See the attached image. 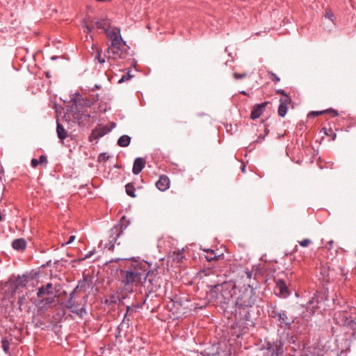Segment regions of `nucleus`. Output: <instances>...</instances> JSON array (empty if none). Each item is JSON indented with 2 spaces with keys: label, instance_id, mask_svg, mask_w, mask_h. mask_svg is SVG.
I'll return each instance as SVG.
<instances>
[{
  "label": "nucleus",
  "instance_id": "f257e3e1",
  "mask_svg": "<svg viewBox=\"0 0 356 356\" xmlns=\"http://www.w3.org/2000/svg\"><path fill=\"white\" fill-rule=\"evenodd\" d=\"M147 266V263L133 259L128 262L127 270H121L122 282L127 290L132 291L134 286L147 282V277H150Z\"/></svg>",
  "mask_w": 356,
  "mask_h": 356
},
{
  "label": "nucleus",
  "instance_id": "f03ea898",
  "mask_svg": "<svg viewBox=\"0 0 356 356\" xmlns=\"http://www.w3.org/2000/svg\"><path fill=\"white\" fill-rule=\"evenodd\" d=\"M236 286L230 282H223L213 286L210 291L212 297H215L216 302L221 305H227L235 293Z\"/></svg>",
  "mask_w": 356,
  "mask_h": 356
},
{
  "label": "nucleus",
  "instance_id": "7ed1b4c3",
  "mask_svg": "<svg viewBox=\"0 0 356 356\" xmlns=\"http://www.w3.org/2000/svg\"><path fill=\"white\" fill-rule=\"evenodd\" d=\"M256 289L251 285H244L240 290L236 300V306L238 308L252 307L257 300Z\"/></svg>",
  "mask_w": 356,
  "mask_h": 356
},
{
  "label": "nucleus",
  "instance_id": "20e7f679",
  "mask_svg": "<svg viewBox=\"0 0 356 356\" xmlns=\"http://www.w3.org/2000/svg\"><path fill=\"white\" fill-rule=\"evenodd\" d=\"M129 225V220L123 216L120 221L111 229L109 232V243L106 245L108 250H113L115 243H117L118 239L123 234L124 230Z\"/></svg>",
  "mask_w": 356,
  "mask_h": 356
},
{
  "label": "nucleus",
  "instance_id": "39448f33",
  "mask_svg": "<svg viewBox=\"0 0 356 356\" xmlns=\"http://www.w3.org/2000/svg\"><path fill=\"white\" fill-rule=\"evenodd\" d=\"M104 33L111 42V45L108 48V54H112L114 56V55L118 53V50L122 42V38L120 35V30L117 27L110 26L105 30Z\"/></svg>",
  "mask_w": 356,
  "mask_h": 356
},
{
  "label": "nucleus",
  "instance_id": "423d86ee",
  "mask_svg": "<svg viewBox=\"0 0 356 356\" xmlns=\"http://www.w3.org/2000/svg\"><path fill=\"white\" fill-rule=\"evenodd\" d=\"M269 315L275 319L277 322V325L284 330L290 329L291 325L294 323V318L292 316H289L286 312L283 310H276L274 309Z\"/></svg>",
  "mask_w": 356,
  "mask_h": 356
},
{
  "label": "nucleus",
  "instance_id": "0eeeda50",
  "mask_svg": "<svg viewBox=\"0 0 356 356\" xmlns=\"http://www.w3.org/2000/svg\"><path fill=\"white\" fill-rule=\"evenodd\" d=\"M74 298V291L70 294L68 300L63 302V305L72 313L76 314L79 316H82L83 314L86 313V309L83 306L81 307L78 303H75Z\"/></svg>",
  "mask_w": 356,
  "mask_h": 356
},
{
  "label": "nucleus",
  "instance_id": "6e6552de",
  "mask_svg": "<svg viewBox=\"0 0 356 356\" xmlns=\"http://www.w3.org/2000/svg\"><path fill=\"white\" fill-rule=\"evenodd\" d=\"M269 102H264L254 105L251 111L250 118L252 120L258 119L263 114Z\"/></svg>",
  "mask_w": 356,
  "mask_h": 356
},
{
  "label": "nucleus",
  "instance_id": "1a4fd4ad",
  "mask_svg": "<svg viewBox=\"0 0 356 356\" xmlns=\"http://www.w3.org/2000/svg\"><path fill=\"white\" fill-rule=\"evenodd\" d=\"M291 103V99L289 96H285L280 99V105L278 107L277 113L278 115L284 118L288 111V106Z\"/></svg>",
  "mask_w": 356,
  "mask_h": 356
},
{
  "label": "nucleus",
  "instance_id": "9d476101",
  "mask_svg": "<svg viewBox=\"0 0 356 356\" xmlns=\"http://www.w3.org/2000/svg\"><path fill=\"white\" fill-rule=\"evenodd\" d=\"M111 131V129L107 126H98L92 130L90 140L92 141V138L98 139L108 134Z\"/></svg>",
  "mask_w": 356,
  "mask_h": 356
},
{
  "label": "nucleus",
  "instance_id": "9b49d317",
  "mask_svg": "<svg viewBox=\"0 0 356 356\" xmlns=\"http://www.w3.org/2000/svg\"><path fill=\"white\" fill-rule=\"evenodd\" d=\"M275 289L278 291L277 295L280 297L286 298L290 295V292L287 288L286 284L282 279L276 280Z\"/></svg>",
  "mask_w": 356,
  "mask_h": 356
},
{
  "label": "nucleus",
  "instance_id": "f8f14e48",
  "mask_svg": "<svg viewBox=\"0 0 356 356\" xmlns=\"http://www.w3.org/2000/svg\"><path fill=\"white\" fill-rule=\"evenodd\" d=\"M170 181L167 175H162L156 182V188L161 191H165L170 188Z\"/></svg>",
  "mask_w": 356,
  "mask_h": 356
},
{
  "label": "nucleus",
  "instance_id": "ddd939ff",
  "mask_svg": "<svg viewBox=\"0 0 356 356\" xmlns=\"http://www.w3.org/2000/svg\"><path fill=\"white\" fill-rule=\"evenodd\" d=\"M146 164V160L142 157L136 158L133 164L132 172L138 175L143 170Z\"/></svg>",
  "mask_w": 356,
  "mask_h": 356
},
{
  "label": "nucleus",
  "instance_id": "4468645a",
  "mask_svg": "<svg viewBox=\"0 0 356 356\" xmlns=\"http://www.w3.org/2000/svg\"><path fill=\"white\" fill-rule=\"evenodd\" d=\"M52 294H54V287L53 284L50 282L39 287L37 292V296L38 298H42L45 295L49 296Z\"/></svg>",
  "mask_w": 356,
  "mask_h": 356
},
{
  "label": "nucleus",
  "instance_id": "2eb2a0df",
  "mask_svg": "<svg viewBox=\"0 0 356 356\" xmlns=\"http://www.w3.org/2000/svg\"><path fill=\"white\" fill-rule=\"evenodd\" d=\"M92 22L96 26V28L102 29V30H104V32H105V30H106L107 28L111 26L110 22L107 18H104V19L94 18L92 20Z\"/></svg>",
  "mask_w": 356,
  "mask_h": 356
},
{
  "label": "nucleus",
  "instance_id": "dca6fc26",
  "mask_svg": "<svg viewBox=\"0 0 356 356\" xmlns=\"http://www.w3.org/2000/svg\"><path fill=\"white\" fill-rule=\"evenodd\" d=\"M26 241L24 238H17L13 241L12 247L14 250L17 251H24L26 248Z\"/></svg>",
  "mask_w": 356,
  "mask_h": 356
},
{
  "label": "nucleus",
  "instance_id": "f3484780",
  "mask_svg": "<svg viewBox=\"0 0 356 356\" xmlns=\"http://www.w3.org/2000/svg\"><path fill=\"white\" fill-rule=\"evenodd\" d=\"M90 286V282L89 279L86 277H83V278L79 281L78 284L74 289V292L76 290L79 291H86L87 289H88Z\"/></svg>",
  "mask_w": 356,
  "mask_h": 356
},
{
  "label": "nucleus",
  "instance_id": "a211bd4d",
  "mask_svg": "<svg viewBox=\"0 0 356 356\" xmlns=\"http://www.w3.org/2000/svg\"><path fill=\"white\" fill-rule=\"evenodd\" d=\"M56 133L58 138L63 142L67 136V131L64 129L63 126L57 121Z\"/></svg>",
  "mask_w": 356,
  "mask_h": 356
},
{
  "label": "nucleus",
  "instance_id": "6ab92c4d",
  "mask_svg": "<svg viewBox=\"0 0 356 356\" xmlns=\"http://www.w3.org/2000/svg\"><path fill=\"white\" fill-rule=\"evenodd\" d=\"M29 278L26 275H19L15 280V291L19 287L24 288L27 285Z\"/></svg>",
  "mask_w": 356,
  "mask_h": 356
},
{
  "label": "nucleus",
  "instance_id": "aec40b11",
  "mask_svg": "<svg viewBox=\"0 0 356 356\" xmlns=\"http://www.w3.org/2000/svg\"><path fill=\"white\" fill-rule=\"evenodd\" d=\"M131 143V137L128 135H123L118 140V145L122 147H126L129 145Z\"/></svg>",
  "mask_w": 356,
  "mask_h": 356
},
{
  "label": "nucleus",
  "instance_id": "412c9836",
  "mask_svg": "<svg viewBox=\"0 0 356 356\" xmlns=\"http://www.w3.org/2000/svg\"><path fill=\"white\" fill-rule=\"evenodd\" d=\"M10 341L6 337H3L1 339V347L4 353L7 355L10 354Z\"/></svg>",
  "mask_w": 356,
  "mask_h": 356
},
{
  "label": "nucleus",
  "instance_id": "4be33fe9",
  "mask_svg": "<svg viewBox=\"0 0 356 356\" xmlns=\"http://www.w3.org/2000/svg\"><path fill=\"white\" fill-rule=\"evenodd\" d=\"M125 190H126V193L127 194L131 197H136V194H135V187L134 186L133 184L131 183H128L127 184H126L125 186Z\"/></svg>",
  "mask_w": 356,
  "mask_h": 356
},
{
  "label": "nucleus",
  "instance_id": "5701e85b",
  "mask_svg": "<svg viewBox=\"0 0 356 356\" xmlns=\"http://www.w3.org/2000/svg\"><path fill=\"white\" fill-rule=\"evenodd\" d=\"M204 251L207 252L208 254H209L205 256V259L207 261H211L213 260H216L218 259L217 256L216 255L215 252L213 250L208 249V250H204Z\"/></svg>",
  "mask_w": 356,
  "mask_h": 356
},
{
  "label": "nucleus",
  "instance_id": "b1692460",
  "mask_svg": "<svg viewBox=\"0 0 356 356\" xmlns=\"http://www.w3.org/2000/svg\"><path fill=\"white\" fill-rule=\"evenodd\" d=\"M54 301H55L54 297H47V298H42V300H40L39 301L38 305H39L40 304H42L44 305H50V304H52L53 302H54Z\"/></svg>",
  "mask_w": 356,
  "mask_h": 356
},
{
  "label": "nucleus",
  "instance_id": "393cba45",
  "mask_svg": "<svg viewBox=\"0 0 356 356\" xmlns=\"http://www.w3.org/2000/svg\"><path fill=\"white\" fill-rule=\"evenodd\" d=\"M95 59L97 60L99 63H104L105 58L104 56H102V52L100 50L97 49V53L95 56Z\"/></svg>",
  "mask_w": 356,
  "mask_h": 356
},
{
  "label": "nucleus",
  "instance_id": "a878e982",
  "mask_svg": "<svg viewBox=\"0 0 356 356\" xmlns=\"http://www.w3.org/2000/svg\"><path fill=\"white\" fill-rule=\"evenodd\" d=\"M82 26L83 28V33H86V35L92 30V27L88 25L85 20L82 21Z\"/></svg>",
  "mask_w": 356,
  "mask_h": 356
},
{
  "label": "nucleus",
  "instance_id": "bb28decb",
  "mask_svg": "<svg viewBox=\"0 0 356 356\" xmlns=\"http://www.w3.org/2000/svg\"><path fill=\"white\" fill-rule=\"evenodd\" d=\"M325 17L329 19H330L332 22H334V15L331 10L326 9Z\"/></svg>",
  "mask_w": 356,
  "mask_h": 356
},
{
  "label": "nucleus",
  "instance_id": "cd10ccee",
  "mask_svg": "<svg viewBox=\"0 0 356 356\" xmlns=\"http://www.w3.org/2000/svg\"><path fill=\"white\" fill-rule=\"evenodd\" d=\"M300 245L302 247H308L312 244V241L309 238H305L302 241L298 242Z\"/></svg>",
  "mask_w": 356,
  "mask_h": 356
},
{
  "label": "nucleus",
  "instance_id": "c85d7f7f",
  "mask_svg": "<svg viewBox=\"0 0 356 356\" xmlns=\"http://www.w3.org/2000/svg\"><path fill=\"white\" fill-rule=\"evenodd\" d=\"M268 74L272 81L277 83L280 81V79L274 72H268Z\"/></svg>",
  "mask_w": 356,
  "mask_h": 356
},
{
  "label": "nucleus",
  "instance_id": "c756f323",
  "mask_svg": "<svg viewBox=\"0 0 356 356\" xmlns=\"http://www.w3.org/2000/svg\"><path fill=\"white\" fill-rule=\"evenodd\" d=\"M154 280L152 278L148 279V282L152 284V287L150 289L151 291H156L160 287V284H154L153 283Z\"/></svg>",
  "mask_w": 356,
  "mask_h": 356
},
{
  "label": "nucleus",
  "instance_id": "7c9ffc66",
  "mask_svg": "<svg viewBox=\"0 0 356 356\" xmlns=\"http://www.w3.org/2000/svg\"><path fill=\"white\" fill-rule=\"evenodd\" d=\"M324 113H325V110L320 111H312L308 114V117H316Z\"/></svg>",
  "mask_w": 356,
  "mask_h": 356
},
{
  "label": "nucleus",
  "instance_id": "2f4dec72",
  "mask_svg": "<svg viewBox=\"0 0 356 356\" xmlns=\"http://www.w3.org/2000/svg\"><path fill=\"white\" fill-rule=\"evenodd\" d=\"M300 356H323V355L316 352H305L302 353Z\"/></svg>",
  "mask_w": 356,
  "mask_h": 356
},
{
  "label": "nucleus",
  "instance_id": "473e14b6",
  "mask_svg": "<svg viewBox=\"0 0 356 356\" xmlns=\"http://www.w3.org/2000/svg\"><path fill=\"white\" fill-rule=\"evenodd\" d=\"M184 259V253L182 251L179 250L176 253V256L175 259L177 260L178 262H180Z\"/></svg>",
  "mask_w": 356,
  "mask_h": 356
},
{
  "label": "nucleus",
  "instance_id": "72a5a7b5",
  "mask_svg": "<svg viewBox=\"0 0 356 356\" xmlns=\"http://www.w3.org/2000/svg\"><path fill=\"white\" fill-rule=\"evenodd\" d=\"M25 300H26V297H25V296H23L22 297H21V298H19V300H18V301H17V304H18V305H19V309H20V310H22V309H22V307H23V305H24V303Z\"/></svg>",
  "mask_w": 356,
  "mask_h": 356
},
{
  "label": "nucleus",
  "instance_id": "f704fd0d",
  "mask_svg": "<svg viewBox=\"0 0 356 356\" xmlns=\"http://www.w3.org/2000/svg\"><path fill=\"white\" fill-rule=\"evenodd\" d=\"M131 76L129 74V73H127L124 74L121 79L118 81V83H122L124 81H127L131 79Z\"/></svg>",
  "mask_w": 356,
  "mask_h": 356
},
{
  "label": "nucleus",
  "instance_id": "c9c22d12",
  "mask_svg": "<svg viewBox=\"0 0 356 356\" xmlns=\"http://www.w3.org/2000/svg\"><path fill=\"white\" fill-rule=\"evenodd\" d=\"M108 159H109V156H108V155H107V154H106V153H102V154H101L99 156V161H104V162H105V161H108Z\"/></svg>",
  "mask_w": 356,
  "mask_h": 356
},
{
  "label": "nucleus",
  "instance_id": "e433bc0d",
  "mask_svg": "<svg viewBox=\"0 0 356 356\" xmlns=\"http://www.w3.org/2000/svg\"><path fill=\"white\" fill-rule=\"evenodd\" d=\"M38 161H39V163L41 165H43V164L46 165L47 163V156L44 155L40 156Z\"/></svg>",
  "mask_w": 356,
  "mask_h": 356
},
{
  "label": "nucleus",
  "instance_id": "4c0bfd02",
  "mask_svg": "<svg viewBox=\"0 0 356 356\" xmlns=\"http://www.w3.org/2000/svg\"><path fill=\"white\" fill-rule=\"evenodd\" d=\"M325 111V113H330L332 116H337L339 115L338 111L332 108L326 109Z\"/></svg>",
  "mask_w": 356,
  "mask_h": 356
},
{
  "label": "nucleus",
  "instance_id": "58836bf2",
  "mask_svg": "<svg viewBox=\"0 0 356 356\" xmlns=\"http://www.w3.org/2000/svg\"><path fill=\"white\" fill-rule=\"evenodd\" d=\"M246 76H247V74L245 73H241V74L234 73V77L236 79H243V78H245Z\"/></svg>",
  "mask_w": 356,
  "mask_h": 356
},
{
  "label": "nucleus",
  "instance_id": "ea45409f",
  "mask_svg": "<svg viewBox=\"0 0 356 356\" xmlns=\"http://www.w3.org/2000/svg\"><path fill=\"white\" fill-rule=\"evenodd\" d=\"M275 92L277 94H280L282 95V97H284L285 96H289L286 92L285 91L283 90V89H277L276 90Z\"/></svg>",
  "mask_w": 356,
  "mask_h": 356
},
{
  "label": "nucleus",
  "instance_id": "a19ab883",
  "mask_svg": "<svg viewBox=\"0 0 356 356\" xmlns=\"http://www.w3.org/2000/svg\"><path fill=\"white\" fill-rule=\"evenodd\" d=\"M31 164L33 168H36L40 163L38 159H32Z\"/></svg>",
  "mask_w": 356,
  "mask_h": 356
},
{
  "label": "nucleus",
  "instance_id": "79ce46f5",
  "mask_svg": "<svg viewBox=\"0 0 356 356\" xmlns=\"http://www.w3.org/2000/svg\"><path fill=\"white\" fill-rule=\"evenodd\" d=\"M75 239V236L74 235H72L70 236L68 241L67 242L65 243V245H69L70 243H72Z\"/></svg>",
  "mask_w": 356,
  "mask_h": 356
},
{
  "label": "nucleus",
  "instance_id": "37998d69",
  "mask_svg": "<svg viewBox=\"0 0 356 356\" xmlns=\"http://www.w3.org/2000/svg\"><path fill=\"white\" fill-rule=\"evenodd\" d=\"M81 118L80 119H83L84 120H88L90 118V115H88V114H81Z\"/></svg>",
  "mask_w": 356,
  "mask_h": 356
},
{
  "label": "nucleus",
  "instance_id": "c03bdc74",
  "mask_svg": "<svg viewBox=\"0 0 356 356\" xmlns=\"http://www.w3.org/2000/svg\"><path fill=\"white\" fill-rule=\"evenodd\" d=\"M245 273L248 279H250L252 276V272L248 269L245 271Z\"/></svg>",
  "mask_w": 356,
  "mask_h": 356
},
{
  "label": "nucleus",
  "instance_id": "a18cd8bd",
  "mask_svg": "<svg viewBox=\"0 0 356 356\" xmlns=\"http://www.w3.org/2000/svg\"><path fill=\"white\" fill-rule=\"evenodd\" d=\"M333 243H334L333 241H328L327 245H326V248H328V249H331L332 248Z\"/></svg>",
  "mask_w": 356,
  "mask_h": 356
},
{
  "label": "nucleus",
  "instance_id": "49530a36",
  "mask_svg": "<svg viewBox=\"0 0 356 356\" xmlns=\"http://www.w3.org/2000/svg\"><path fill=\"white\" fill-rule=\"evenodd\" d=\"M315 302L318 303V300L314 297V298H312V300H309V302L308 303H309V305H313Z\"/></svg>",
  "mask_w": 356,
  "mask_h": 356
},
{
  "label": "nucleus",
  "instance_id": "de8ad7c7",
  "mask_svg": "<svg viewBox=\"0 0 356 356\" xmlns=\"http://www.w3.org/2000/svg\"><path fill=\"white\" fill-rule=\"evenodd\" d=\"M93 254V252H90L88 254H87L85 257V258H89L90 257H91L92 255Z\"/></svg>",
  "mask_w": 356,
  "mask_h": 356
},
{
  "label": "nucleus",
  "instance_id": "09e8293b",
  "mask_svg": "<svg viewBox=\"0 0 356 356\" xmlns=\"http://www.w3.org/2000/svg\"><path fill=\"white\" fill-rule=\"evenodd\" d=\"M241 170L243 172H245V165H243L242 167H241Z\"/></svg>",
  "mask_w": 356,
  "mask_h": 356
},
{
  "label": "nucleus",
  "instance_id": "8fccbe9b",
  "mask_svg": "<svg viewBox=\"0 0 356 356\" xmlns=\"http://www.w3.org/2000/svg\"><path fill=\"white\" fill-rule=\"evenodd\" d=\"M323 130L324 131V133L326 134V135H328V133H327V129L326 128H323Z\"/></svg>",
  "mask_w": 356,
  "mask_h": 356
},
{
  "label": "nucleus",
  "instance_id": "3c124183",
  "mask_svg": "<svg viewBox=\"0 0 356 356\" xmlns=\"http://www.w3.org/2000/svg\"><path fill=\"white\" fill-rule=\"evenodd\" d=\"M297 250H298V246H297V245H296V247H295V248H294V251L296 252V251H297Z\"/></svg>",
  "mask_w": 356,
  "mask_h": 356
},
{
  "label": "nucleus",
  "instance_id": "603ef678",
  "mask_svg": "<svg viewBox=\"0 0 356 356\" xmlns=\"http://www.w3.org/2000/svg\"><path fill=\"white\" fill-rule=\"evenodd\" d=\"M336 136H336V134H334V136H333V137H332V140H334V139H335V138H336Z\"/></svg>",
  "mask_w": 356,
  "mask_h": 356
},
{
  "label": "nucleus",
  "instance_id": "864d4df0",
  "mask_svg": "<svg viewBox=\"0 0 356 356\" xmlns=\"http://www.w3.org/2000/svg\"><path fill=\"white\" fill-rule=\"evenodd\" d=\"M241 93L245 95V91H242V92H241Z\"/></svg>",
  "mask_w": 356,
  "mask_h": 356
},
{
  "label": "nucleus",
  "instance_id": "5fc2aeb1",
  "mask_svg": "<svg viewBox=\"0 0 356 356\" xmlns=\"http://www.w3.org/2000/svg\"><path fill=\"white\" fill-rule=\"evenodd\" d=\"M266 131V134H268V130H266V131Z\"/></svg>",
  "mask_w": 356,
  "mask_h": 356
}]
</instances>
